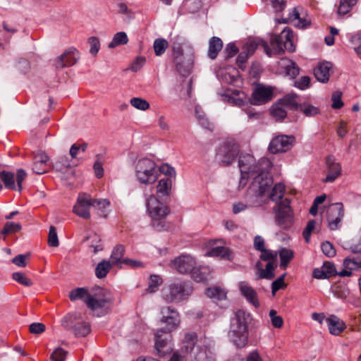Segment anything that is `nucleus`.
Masks as SVG:
<instances>
[{
  "label": "nucleus",
  "instance_id": "f257e3e1",
  "mask_svg": "<svg viewBox=\"0 0 361 361\" xmlns=\"http://www.w3.org/2000/svg\"><path fill=\"white\" fill-rule=\"evenodd\" d=\"M293 38L294 35L292 30L286 27L279 35L271 36L270 42L271 48L268 46V44L265 41L257 39L247 42L245 45L244 49L249 56L255 52L259 44L264 47L267 54L269 56L274 54H280L283 53L284 50L293 52L295 50L293 44Z\"/></svg>",
  "mask_w": 361,
  "mask_h": 361
},
{
  "label": "nucleus",
  "instance_id": "f03ea898",
  "mask_svg": "<svg viewBox=\"0 0 361 361\" xmlns=\"http://www.w3.org/2000/svg\"><path fill=\"white\" fill-rule=\"evenodd\" d=\"M272 184L271 178L267 172L263 171L254 178L250 186V190L257 196H263L267 193L272 201H280L285 192V185L281 183H276L270 191Z\"/></svg>",
  "mask_w": 361,
  "mask_h": 361
},
{
  "label": "nucleus",
  "instance_id": "7ed1b4c3",
  "mask_svg": "<svg viewBox=\"0 0 361 361\" xmlns=\"http://www.w3.org/2000/svg\"><path fill=\"white\" fill-rule=\"evenodd\" d=\"M193 292L190 283L185 281H176L162 288V299L167 303H180L186 301Z\"/></svg>",
  "mask_w": 361,
  "mask_h": 361
},
{
  "label": "nucleus",
  "instance_id": "20e7f679",
  "mask_svg": "<svg viewBox=\"0 0 361 361\" xmlns=\"http://www.w3.org/2000/svg\"><path fill=\"white\" fill-rule=\"evenodd\" d=\"M146 207L152 226L158 231L162 230L165 226L164 219L170 213L169 207L155 195H151L146 199Z\"/></svg>",
  "mask_w": 361,
  "mask_h": 361
},
{
  "label": "nucleus",
  "instance_id": "39448f33",
  "mask_svg": "<svg viewBox=\"0 0 361 361\" xmlns=\"http://www.w3.org/2000/svg\"><path fill=\"white\" fill-rule=\"evenodd\" d=\"M171 267L180 274H192V279L197 282H204L206 276L196 269L197 262L190 255H182L171 262Z\"/></svg>",
  "mask_w": 361,
  "mask_h": 361
},
{
  "label": "nucleus",
  "instance_id": "423d86ee",
  "mask_svg": "<svg viewBox=\"0 0 361 361\" xmlns=\"http://www.w3.org/2000/svg\"><path fill=\"white\" fill-rule=\"evenodd\" d=\"M135 176L140 183L150 185L157 180L159 169L153 160L147 158L141 159L135 165Z\"/></svg>",
  "mask_w": 361,
  "mask_h": 361
},
{
  "label": "nucleus",
  "instance_id": "0eeeda50",
  "mask_svg": "<svg viewBox=\"0 0 361 361\" xmlns=\"http://www.w3.org/2000/svg\"><path fill=\"white\" fill-rule=\"evenodd\" d=\"M269 161L268 159H264L259 161L258 164H255V160L254 157L250 154H246L240 156L239 159V168L241 172V178L240 180V184L245 185L248 176L250 174L253 175L259 171V167L262 166H269ZM267 167H262L264 170Z\"/></svg>",
  "mask_w": 361,
  "mask_h": 361
},
{
  "label": "nucleus",
  "instance_id": "6e6552de",
  "mask_svg": "<svg viewBox=\"0 0 361 361\" xmlns=\"http://www.w3.org/2000/svg\"><path fill=\"white\" fill-rule=\"evenodd\" d=\"M111 293L103 288H98L93 293H90L86 300V305L91 310L105 307L113 302Z\"/></svg>",
  "mask_w": 361,
  "mask_h": 361
},
{
  "label": "nucleus",
  "instance_id": "1a4fd4ad",
  "mask_svg": "<svg viewBox=\"0 0 361 361\" xmlns=\"http://www.w3.org/2000/svg\"><path fill=\"white\" fill-rule=\"evenodd\" d=\"M276 213V221L281 228L286 229L293 225V214L290 207V201L288 199L279 202Z\"/></svg>",
  "mask_w": 361,
  "mask_h": 361
},
{
  "label": "nucleus",
  "instance_id": "9d476101",
  "mask_svg": "<svg viewBox=\"0 0 361 361\" xmlns=\"http://www.w3.org/2000/svg\"><path fill=\"white\" fill-rule=\"evenodd\" d=\"M154 338L155 349L159 356H165L173 350L172 336L170 334L162 329H158L154 334Z\"/></svg>",
  "mask_w": 361,
  "mask_h": 361
},
{
  "label": "nucleus",
  "instance_id": "9b49d317",
  "mask_svg": "<svg viewBox=\"0 0 361 361\" xmlns=\"http://www.w3.org/2000/svg\"><path fill=\"white\" fill-rule=\"evenodd\" d=\"M295 141V137L292 135H277L271 139L268 149L272 154L286 152L293 147Z\"/></svg>",
  "mask_w": 361,
  "mask_h": 361
},
{
  "label": "nucleus",
  "instance_id": "f8f14e48",
  "mask_svg": "<svg viewBox=\"0 0 361 361\" xmlns=\"http://www.w3.org/2000/svg\"><path fill=\"white\" fill-rule=\"evenodd\" d=\"M161 322L166 324V331L170 334L178 328L180 323V317L178 311L171 307H163L161 309Z\"/></svg>",
  "mask_w": 361,
  "mask_h": 361
},
{
  "label": "nucleus",
  "instance_id": "ddd939ff",
  "mask_svg": "<svg viewBox=\"0 0 361 361\" xmlns=\"http://www.w3.org/2000/svg\"><path fill=\"white\" fill-rule=\"evenodd\" d=\"M239 145L234 142H226L219 149L216 156L225 166L233 163L239 154Z\"/></svg>",
  "mask_w": 361,
  "mask_h": 361
},
{
  "label": "nucleus",
  "instance_id": "4468645a",
  "mask_svg": "<svg viewBox=\"0 0 361 361\" xmlns=\"http://www.w3.org/2000/svg\"><path fill=\"white\" fill-rule=\"evenodd\" d=\"M93 206V198L89 194L80 193L78 195L77 202L73 207V212L78 216L85 219H90V208Z\"/></svg>",
  "mask_w": 361,
  "mask_h": 361
},
{
  "label": "nucleus",
  "instance_id": "2eb2a0df",
  "mask_svg": "<svg viewBox=\"0 0 361 361\" xmlns=\"http://www.w3.org/2000/svg\"><path fill=\"white\" fill-rule=\"evenodd\" d=\"M352 250L353 255L343 260V266L348 270L341 272V276H349L351 275L352 270L361 269V245L353 246Z\"/></svg>",
  "mask_w": 361,
  "mask_h": 361
},
{
  "label": "nucleus",
  "instance_id": "dca6fc26",
  "mask_svg": "<svg viewBox=\"0 0 361 361\" xmlns=\"http://www.w3.org/2000/svg\"><path fill=\"white\" fill-rule=\"evenodd\" d=\"M343 217V204L337 202L331 204L326 209L328 226L331 230H336Z\"/></svg>",
  "mask_w": 361,
  "mask_h": 361
},
{
  "label": "nucleus",
  "instance_id": "f3484780",
  "mask_svg": "<svg viewBox=\"0 0 361 361\" xmlns=\"http://www.w3.org/2000/svg\"><path fill=\"white\" fill-rule=\"evenodd\" d=\"M274 96V90L270 87L257 85L253 90L251 103L254 105H262L271 101Z\"/></svg>",
  "mask_w": 361,
  "mask_h": 361
},
{
  "label": "nucleus",
  "instance_id": "a211bd4d",
  "mask_svg": "<svg viewBox=\"0 0 361 361\" xmlns=\"http://www.w3.org/2000/svg\"><path fill=\"white\" fill-rule=\"evenodd\" d=\"M249 330L247 327L235 326L230 325L228 337L238 348L245 347L248 341Z\"/></svg>",
  "mask_w": 361,
  "mask_h": 361
},
{
  "label": "nucleus",
  "instance_id": "6ab92c4d",
  "mask_svg": "<svg viewBox=\"0 0 361 361\" xmlns=\"http://www.w3.org/2000/svg\"><path fill=\"white\" fill-rule=\"evenodd\" d=\"M79 58L80 54L78 51L74 47H70L56 59L55 66L57 68L71 66L77 63Z\"/></svg>",
  "mask_w": 361,
  "mask_h": 361
},
{
  "label": "nucleus",
  "instance_id": "aec40b11",
  "mask_svg": "<svg viewBox=\"0 0 361 361\" xmlns=\"http://www.w3.org/2000/svg\"><path fill=\"white\" fill-rule=\"evenodd\" d=\"M240 293L246 298L247 302L251 303L255 307L259 306V302L256 290L251 287L247 283L240 281L238 283Z\"/></svg>",
  "mask_w": 361,
  "mask_h": 361
},
{
  "label": "nucleus",
  "instance_id": "412c9836",
  "mask_svg": "<svg viewBox=\"0 0 361 361\" xmlns=\"http://www.w3.org/2000/svg\"><path fill=\"white\" fill-rule=\"evenodd\" d=\"M326 162L327 165V175L324 181L333 182L340 176L341 167L332 157H329Z\"/></svg>",
  "mask_w": 361,
  "mask_h": 361
},
{
  "label": "nucleus",
  "instance_id": "4be33fe9",
  "mask_svg": "<svg viewBox=\"0 0 361 361\" xmlns=\"http://www.w3.org/2000/svg\"><path fill=\"white\" fill-rule=\"evenodd\" d=\"M331 68L332 64L330 62L324 61L319 63L314 69V75L316 79L323 83L328 82Z\"/></svg>",
  "mask_w": 361,
  "mask_h": 361
},
{
  "label": "nucleus",
  "instance_id": "5701e85b",
  "mask_svg": "<svg viewBox=\"0 0 361 361\" xmlns=\"http://www.w3.org/2000/svg\"><path fill=\"white\" fill-rule=\"evenodd\" d=\"M336 274L334 264L326 262L320 268H316L313 271L312 276L317 279H328Z\"/></svg>",
  "mask_w": 361,
  "mask_h": 361
},
{
  "label": "nucleus",
  "instance_id": "b1692460",
  "mask_svg": "<svg viewBox=\"0 0 361 361\" xmlns=\"http://www.w3.org/2000/svg\"><path fill=\"white\" fill-rule=\"evenodd\" d=\"M34 164L32 171L37 174H42L48 171L47 161H49L48 156L42 152H39L35 154Z\"/></svg>",
  "mask_w": 361,
  "mask_h": 361
},
{
  "label": "nucleus",
  "instance_id": "393cba45",
  "mask_svg": "<svg viewBox=\"0 0 361 361\" xmlns=\"http://www.w3.org/2000/svg\"><path fill=\"white\" fill-rule=\"evenodd\" d=\"M56 170L61 173V178L68 179L73 176V171L71 169L72 164L67 157H61L54 165Z\"/></svg>",
  "mask_w": 361,
  "mask_h": 361
},
{
  "label": "nucleus",
  "instance_id": "a878e982",
  "mask_svg": "<svg viewBox=\"0 0 361 361\" xmlns=\"http://www.w3.org/2000/svg\"><path fill=\"white\" fill-rule=\"evenodd\" d=\"M172 184L173 180L170 178L160 179L156 186V196L159 198L168 197L171 192Z\"/></svg>",
  "mask_w": 361,
  "mask_h": 361
},
{
  "label": "nucleus",
  "instance_id": "bb28decb",
  "mask_svg": "<svg viewBox=\"0 0 361 361\" xmlns=\"http://www.w3.org/2000/svg\"><path fill=\"white\" fill-rule=\"evenodd\" d=\"M329 331L334 336L339 335L345 329V323L335 315H331L326 319Z\"/></svg>",
  "mask_w": 361,
  "mask_h": 361
},
{
  "label": "nucleus",
  "instance_id": "cd10ccee",
  "mask_svg": "<svg viewBox=\"0 0 361 361\" xmlns=\"http://www.w3.org/2000/svg\"><path fill=\"white\" fill-rule=\"evenodd\" d=\"M251 315L245 310H239L235 312L233 317L231 319V324L235 326L247 327L251 322Z\"/></svg>",
  "mask_w": 361,
  "mask_h": 361
},
{
  "label": "nucleus",
  "instance_id": "c85d7f7f",
  "mask_svg": "<svg viewBox=\"0 0 361 361\" xmlns=\"http://www.w3.org/2000/svg\"><path fill=\"white\" fill-rule=\"evenodd\" d=\"M223 42L217 37H213L209 42L208 56L211 59H215L219 52L222 49Z\"/></svg>",
  "mask_w": 361,
  "mask_h": 361
},
{
  "label": "nucleus",
  "instance_id": "c756f323",
  "mask_svg": "<svg viewBox=\"0 0 361 361\" xmlns=\"http://www.w3.org/2000/svg\"><path fill=\"white\" fill-rule=\"evenodd\" d=\"M125 253V247L122 245H116L110 256V262L117 267H121L124 264V259L123 256Z\"/></svg>",
  "mask_w": 361,
  "mask_h": 361
},
{
  "label": "nucleus",
  "instance_id": "7c9ffc66",
  "mask_svg": "<svg viewBox=\"0 0 361 361\" xmlns=\"http://www.w3.org/2000/svg\"><path fill=\"white\" fill-rule=\"evenodd\" d=\"M281 66L284 69L286 75L290 76L291 78H295L299 75L300 69L296 63L287 59H283L281 62Z\"/></svg>",
  "mask_w": 361,
  "mask_h": 361
},
{
  "label": "nucleus",
  "instance_id": "2f4dec72",
  "mask_svg": "<svg viewBox=\"0 0 361 361\" xmlns=\"http://www.w3.org/2000/svg\"><path fill=\"white\" fill-rule=\"evenodd\" d=\"M129 39L126 32H118L114 35L111 41L108 44V48L114 49L118 46L126 45Z\"/></svg>",
  "mask_w": 361,
  "mask_h": 361
},
{
  "label": "nucleus",
  "instance_id": "473e14b6",
  "mask_svg": "<svg viewBox=\"0 0 361 361\" xmlns=\"http://www.w3.org/2000/svg\"><path fill=\"white\" fill-rule=\"evenodd\" d=\"M195 361H215L213 352L206 346L201 347L194 356Z\"/></svg>",
  "mask_w": 361,
  "mask_h": 361
},
{
  "label": "nucleus",
  "instance_id": "72a5a7b5",
  "mask_svg": "<svg viewBox=\"0 0 361 361\" xmlns=\"http://www.w3.org/2000/svg\"><path fill=\"white\" fill-rule=\"evenodd\" d=\"M258 269V274L259 278L260 279H271L274 276V265L273 262H269L265 267V269H263L262 268V265L260 262H258L257 264Z\"/></svg>",
  "mask_w": 361,
  "mask_h": 361
},
{
  "label": "nucleus",
  "instance_id": "f704fd0d",
  "mask_svg": "<svg viewBox=\"0 0 361 361\" xmlns=\"http://www.w3.org/2000/svg\"><path fill=\"white\" fill-rule=\"evenodd\" d=\"M197 341V336L194 333H188L185 336V339L183 342L182 350L185 353H191L195 348Z\"/></svg>",
  "mask_w": 361,
  "mask_h": 361
},
{
  "label": "nucleus",
  "instance_id": "c9c22d12",
  "mask_svg": "<svg viewBox=\"0 0 361 361\" xmlns=\"http://www.w3.org/2000/svg\"><path fill=\"white\" fill-rule=\"evenodd\" d=\"M285 105L280 101L274 104L271 108V114L277 120H282L286 118L287 112Z\"/></svg>",
  "mask_w": 361,
  "mask_h": 361
},
{
  "label": "nucleus",
  "instance_id": "e433bc0d",
  "mask_svg": "<svg viewBox=\"0 0 361 361\" xmlns=\"http://www.w3.org/2000/svg\"><path fill=\"white\" fill-rule=\"evenodd\" d=\"M109 206V202L106 200L93 199L92 207L94 208L99 216L106 217Z\"/></svg>",
  "mask_w": 361,
  "mask_h": 361
},
{
  "label": "nucleus",
  "instance_id": "4c0bfd02",
  "mask_svg": "<svg viewBox=\"0 0 361 361\" xmlns=\"http://www.w3.org/2000/svg\"><path fill=\"white\" fill-rule=\"evenodd\" d=\"M114 264L110 262L107 260H103L101 262H99L96 269H95V275L98 279H103L104 278L109 271H110L111 267Z\"/></svg>",
  "mask_w": 361,
  "mask_h": 361
},
{
  "label": "nucleus",
  "instance_id": "58836bf2",
  "mask_svg": "<svg viewBox=\"0 0 361 361\" xmlns=\"http://www.w3.org/2000/svg\"><path fill=\"white\" fill-rule=\"evenodd\" d=\"M357 0H339L337 13L344 16L348 13L352 8L357 4Z\"/></svg>",
  "mask_w": 361,
  "mask_h": 361
},
{
  "label": "nucleus",
  "instance_id": "ea45409f",
  "mask_svg": "<svg viewBox=\"0 0 361 361\" xmlns=\"http://www.w3.org/2000/svg\"><path fill=\"white\" fill-rule=\"evenodd\" d=\"M2 182L4 183L6 188L16 189L13 173L4 171L0 172V190L2 188Z\"/></svg>",
  "mask_w": 361,
  "mask_h": 361
},
{
  "label": "nucleus",
  "instance_id": "a19ab883",
  "mask_svg": "<svg viewBox=\"0 0 361 361\" xmlns=\"http://www.w3.org/2000/svg\"><path fill=\"white\" fill-rule=\"evenodd\" d=\"M205 294L210 298L217 299V300H224L226 298L227 292L219 287H213L208 288Z\"/></svg>",
  "mask_w": 361,
  "mask_h": 361
},
{
  "label": "nucleus",
  "instance_id": "79ce46f5",
  "mask_svg": "<svg viewBox=\"0 0 361 361\" xmlns=\"http://www.w3.org/2000/svg\"><path fill=\"white\" fill-rule=\"evenodd\" d=\"M90 293L84 288H78L70 292L69 298L72 301L81 299L86 303V300L87 297L90 295Z\"/></svg>",
  "mask_w": 361,
  "mask_h": 361
},
{
  "label": "nucleus",
  "instance_id": "37998d69",
  "mask_svg": "<svg viewBox=\"0 0 361 361\" xmlns=\"http://www.w3.org/2000/svg\"><path fill=\"white\" fill-rule=\"evenodd\" d=\"M279 256L281 259V267L286 269L288 264L293 259L294 252L291 250L283 248L279 251Z\"/></svg>",
  "mask_w": 361,
  "mask_h": 361
},
{
  "label": "nucleus",
  "instance_id": "c03bdc74",
  "mask_svg": "<svg viewBox=\"0 0 361 361\" xmlns=\"http://www.w3.org/2000/svg\"><path fill=\"white\" fill-rule=\"evenodd\" d=\"M281 102L285 105L286 107H292L293 109H298L300 107L298 102V96L295 93H290L286 94Z\"/></svg>",
  "mask_w": 361,
  "mask_h": 361
},
{
  "label": "nucleus",
  "instance_id": "a18cd8bd",
  "mask_svg": "<svg viewBox=\"0 0 361 361\" xmlns=\"http://www.w3.org/2000/svg\"><path fill=\"white\" fill-rule=\"evenodd\" d=\"M289 20L293 22L295 26L300 28H305L309 25V22L306 19L300 17V14L295 8L290 13Z\"/></svg>",
  "mask_w": 361,
  "mask_h": 361
},
{
  "label": "nucleus",
  "instance_id": "49530a36",
  "mask_svg": "<svg viewBox=\"0 0 361 361\" xmlns=\"http://www.w3.org/2000/svg\"><path fill=\"white\" fill-rule=\"evenodd\" d=\"M243 92L235 90L232 94L228 92L225 95V98L229 103H231L236 106H242L244 104V100L241 95H243Z\"/></svg>",
  "mask_w": 361,
  "mask_h": 361
},
{
  "label": "nucleus",
  "instance_id": "de8ad7c7",
  "mask_svg": "<svg viewBox=\"0 0 361 361\" xmlns=\"http://www.w3.org/2000/svg\"><path fill=\"white\" fill-rule=\"evenodd\" d=\"M130 104L135 109L140 111H147L149 109V103L145 99L140 97H133L130 100Z\"/></svg>",
  "mask_w": 361,
  "mask_h": 361
},
{
  "label": "nucleus",
  "instance_id": "09e8293b",
  "mask_svg": "<svg viewBox=\"0 0 361 361\" xmlns=\"http://www.w3.org/2000/svg\"><path fill=\"white\" fill-rule=\"evenodd\" d=\"M73 331L77 337H84L90 334V326L86 322H80L73 327Z\"/></svg>",
  "mask_w": 361,
  "mask_h": 361
},
{
  "label": "nucleus",
  "instance_id": "8fccbe9b",
  "mask_svg": "<svg viewBox=\"0 0 361 361\" xmlns=\"http://www.w3.org/2000/svg\"><path fill=\"white\" fill-rule=\"evenodd\" d=\"M168 42L163 38L156 39L154 42V49L157 56L162 55L168 47Z\"/></svg>",
  "mask_w": 361,
  "mask_h": 361
},
{
  "label": "nucleus",
  "instance_id": "3c124183",
  "mask_svg": "<svg viewBox=\"0 0 361 361\" xmlns=\"http://www.w3.org/2000/svg\"><path fill=\"white\" fill-rule=\"evenodd\" d=\"M12 278L14 281L23 286L30 287L33 285L32 281L23 272H14L12 275Z\"/></svg>",
  "mask_w": 361,
  "mask_h": 361
},
{
  "label": "nucleus",
  "instance_id": "603ef678",
  "mask_svg": "<svg viewBox=\"0 0 361 361\" xmlns=\"http://www.w3.org/2000/svg\"><path fill=\"white\" fill-rule=\"evenodd\" d=\"M162 283L161 278L158 275H152L149 278L148 288L147 292L149 293H154L157 290L159 286Z\"/></svg>",
  "mask_w": 361,
  "mask_h": 361
},
{
  "label": "nucleus",
  "instance_id": "864d4df0",
  "mask_svg": "<svg viewBox=\"0 0 361 361\" xmlns=\"http://www.w3.org/2000/svg\"><path fill=\"white\" fill-rule=\"evenodd\" d=\"M271 325L276 329H281L283 326V318L277 314L275 310H271L269 312Z\"/></svg>",
  "mask_w": 361,
  "mask_h": 361
},
{
  "label": "nucleus",
  "instance_id": "5fc2aeb1",
  "mask_svg": "<svg viewBox=\"0 0 361 361\" xmlns=\"http://www.w3.org/2000/svg\"><path fill=\"white\" fill-rule=\"evenodd\" d=\"M333 293L336 297L345 299L348 296L350 291L346 286L340 284L333 288Z\"/></svg>",
  "mask_w": 361,
  "mask_h": 361
},
{
  "label": "nucleus",
  "instance_id": "6e6d98bb",
  "mask_svg": "<svg viewBox=\"0 0 361 361\" xmlns=\"http://www.w3.org/2000/svg\"><path fill=\"white\" fill-rule=\"evenodd\" d=\"M88 44L90 46V53L93 56H97L100 49V40L97 37H90L88 39Z\"/></svg>",
  "mask_w": 361,
  "mask_h": 361
},
{
  "label": "nucleus",
  "instance_id": "4d7b16f0",
  "mask_svg": "<svg viewBox=\"0 0 361 361\" xmlns=\"http://www.w3.org/2000/svg\"><path fill=\"white\" fill-rule=\"evenodd\" d=\"M21 229V225L19 223L8 221L4 225L2 233L8 235L19 231Z\"/></svg>",
  "mask_w": 361,
  "mask_h": 361
},
{
  "label": "nucleus",
  "instance_id": "13d9d810",
  "mask_svg": "<svg viewBox=\"0 0 361 361\" xmlns=\"http://www.w3.org/2000/svg\"><path fill=\"white\" fill-rule=\"evenodd\" d=\"M173 55L174 60L176 63V67L178 71L180 73H182L181 71V61L183 57V49L180 46H173Z\"/></svg>",
  "mask_w": 361,
  "mask_h": 361
},
{
  "label": "nucleus",
  "instance_id": "bf43d9fd",
  "mask_svg": "<svg viewBox=\"0 0 361 361\" xmlns=\"http://www.w3.org/2000/svg\"><path fill=\"white\" fill-rule=\"evenodd\" d=\"M48 244L51 247H58L59 245L57 233L55 227L53 226H50L49 228Z\"/></svg>",
  "mask_w": 361,
  "mask_h": 361
},
{
  "label": "nucleus",
  "instance_id": "052dcab7",
  "mask_svg": "<svg viewBox=\"0 0 361 361\" xmlns=\"http://www.w3.org/2000/svg\"><path fill=\"white\" fill-rule=\"evenodd\" d=\"M81 317V314L79 312L68 314L61 320V324L63 327L68 329L70 327V322L80 319Z\"/></svg>",
  "mask_w": 361,
  "mask_h": 361
},
{
  "label": "nucleus",
  "instance_id": "680f3d73",
  "mask_svg": "<svg viewBox=\"0 0 361 361\" xmlns=\"http://www.w3.org/2000/svg\"><path fill=\"white\" fill-rule=\"evenodd\" d=\"M310 78L309 76H302L294 82V86L300 90H305L310 87Z\"/></svg>",
  "mask_w": 361,
  "mask_h": 361
},
{
  "label": "nucleus",
  "instance_id": "e2e57ef3",
  "mask_svg": "<svg viewBox=\"0 0 361 361\" xmlns=\"http://www.w3.org/2000/svg\"><path fill=\"white\" fill-rule=\"evenodd\" d=\"M118 13L125 15L128 19H133L134 18L133 12L129 9L125 3H118L117 4Z\"/></svg>",
  "mask_w": 361,
  "mask_h": 361
},
{
  "label": "nucleus",
  "instance_id": "0e129e2a",
  "mask_svg": "<svg viewBox=\"0 0 361 361\" xmlns=\"http://www.w3.org/2000/svg\"><path fill=\"white\" fill-rule=\"evenodd\" d=\"M67 351L61 348H57L51 355V359L53 361H64L67 355Z\"/></svg>",
  "mask_w": 361,
  "mask_h": 361
},
{
  "label": "nucleus",
  "instance_id": "69168bd1",
  "mask_svg": "<svg viewBox=\"0 0 361 361\" xmlns=\"http://www.w3.org/2000/svg\"><path fill=\"white\" fill-rule=\"evenodd\" d=\"M300 108L306 116H314L319 113V109L312 105L300 106Z\"/></svg>",
  "mask_w": 361,
  "mask_h": 361
},
{
  "label": "nucleus",
  "instance_id": "338daca9",
  "mask_svg": "<svg viewBox=\"0 0 361 361\" xmlns=\"http://www.w3.org/2000/svg\"><path fill=\"white\" fill-rule=\"evenodd\" d=\"M321 247L323 253L329 257H334L336 255V250L333 245L328 241L323 243Z\"/></svg>",
  "mask_w": 361,
  "mask_h": 361
},
{
  "label": "nucleus",
  "instance_id": "774afa93",
  "mask_svg": "<svg viewBox=\"0 0 361 361\" xmlns=\"http://www.w3.org/2000/svg\"><path fill=\"white\" fill-rule=\"evenodd\" d=\"M146 59L144 56H137L133 61L130 65V69L133 72H137L145 65Z\"/></svg>",
  "mask_w": 361,
  "mask_h": 361
}]
</instances>
